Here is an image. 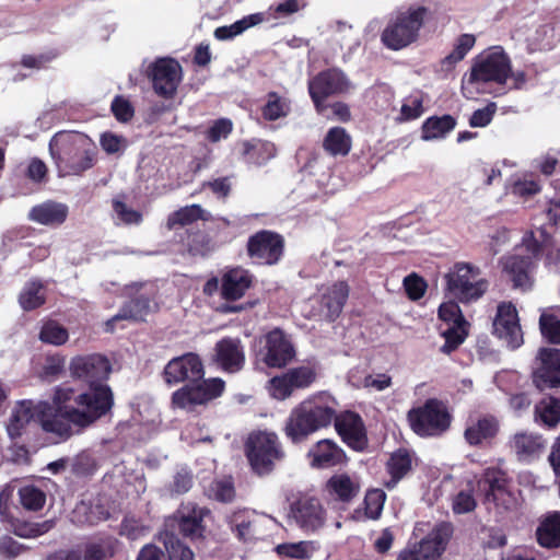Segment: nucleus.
I'll use <instances>...</instances> for the list:
<instances>
[{"instance_id": "nucleus-1", "label": "nucleus", "mask_w": 560, "mask_h": 560, "mask_svg": "<svg viewBox=\"0 0 560 560\" xmlns=\"http://www.w3.org/2000/svg\"><path fill=\"white\" fill-rule=\"evenodd\" d=\"M57 411L78 428L77 432L92 425L113 407L114 397L107 385L94 386L88 392L74 395L70 387H58L54 395Z\"/></svg>"}, {"instance_id": "nucleus-2", "label": "nucleus", "mask_w": 560, "mask_h": 560, "mask_svg": "<svg viewBox=\"0 0 560 560\" xmlns=\"http://www.w3.org/2000/svg\"><path fill=\"white\" fill-rule=\"evenodd\" d=\"M60 176L81 175L94 165L96 155L91 139L80 132H59L49 142Z\"/></svg>"}, {"instance_id": "nucleus-3", "label": "nucleus", "mask_w": 560, "mask_h": 560, "mask_svg": "<svg viewBox=\"0 0 560 560\" xmlns=\"http://www.w3.org/2000/svg\"><path fill=\"white\" fill-rule=\"evenodd\" d=\"M335 418V409L318 400H305L296 406L285 424V433L293 442H300L322 428L328 427Z\"/></svg>"}, {"instance_id": "nucleus-4", "label": "nucleus", "mask_w": 560, "mask_h": 560, "mask_svg": "<svg viewBox=\"0 0 560 560\" xmlns=\"http://www.w3.org/2000/svg\"><path fill=\"white\" fill-rule=\"evenodd\" d=\"M479 275V269L470 264H455L444 276L448 295L463 303L479 299L488 288L486 280L477 279Z\"/></svg>"}, {"instance_id": "nucleus-5", "label": "nucleus", "mask_w": 560, "mask_h": 560, "mask_svg": "<svg viewBox=\"0 0 560 560\" xmlns=\"http://www.w3.org/2000/svg\"><path fill=\"white\" fill-rule=\"evenodd\" d=\"M425 14L427 9L424 7L410 8L400 12L383 31V43L395 50L410 45L417 39Z\"/></svg>"}, {"instance_id": "nucleus-6", "label": "nucleus", "mask_w": 560, "mask_h": 560, "mask_svg": "<svg viewBox=\"0 0 560 560\" xmlns=\"http://www.w3.org/2000/svg\"><path fill=\"white\" fill-rule=\"evenodd\" d=\"M245 451L253 470L259 476L271 472L276 462L283 457L277 435L268 432L249 434Z\"/></svg>"}, {"instance_id": "nucleus-7", "label": "nucleus", "mask_w": 560, "mask_h": 560, "mask_svg": "<svg viewBox=\"0 0 560 560\" xmlns=\"http://www.w3.org/2000/svg\"><path fill=\"white\" fill-rule=\"evenodd\" d=\"M408 421L418 435L434 436L448 429L451 416L442 401L432 398L422 407L409 410Z\"/></svg>"}, {"instance_id": "nucleus-8", "label": "nucleus", "mask_w": 560, "mask_h": 560, "mask_svg": "<svg viewBox=\"0 0 560 560\" xmlns=\"http://www.w3.org/2000/svg\"><path fill=\"white\" fill-rule=\"evenodd\" d=\"M223 388L224 383L220 378L190 383L173 394L172 404L180 409L192 410L196 406L206 405L219 397Z\"/></svg>"}, {"instance_id": "nucleus-9", "label": "nucleus", "mask_w": 560, "mask_h": 560, "mask_svg": "<svg viewBox=\"0 0 560 560\" xmlns=\"http://www.w3.org/2000/svg\"><path fill=\"white\" fill-rule=\"evenodd\" d=\"M350 89V83L345 74L337 69L319 72L308 83L310 95L318 113L324 114L327 106L324 101L335 94L345 93Z\"/></svg>"}, {"instance_id": "nucleus-10", "label": "nucleus", "mask_w": 560, "mask_h": 560, "mask_svg": "<svg viewBox=\"0 0 560 560\" xmlns=\"http://www.w3.org/2000/svg\"><path fill=\"white\" fill-rule=\"evenodd\" d=\"M534 364L533 383L539 390L560 388V349L540 348Z\"/></svg>"}, {"instance_id": "nucleus-11", "label": "nucleus", "mask_w": 560, "mask_h": 560, "mask_svg": "<svg viewBox=\"0 0 560 560\" xmlns=\"http://www.w3.org/2000/svg\"><path fill=\"white\" fill-rule=\"evenodd\" d=\"M148 75L156 94L172 98L182 81V67L172 58H160L150 65Z\"/></svg>"}, {"instance_id": "nucleus-12", "label": "nucleus", "mask_w": 560, "mask_h": 560, "mask_svg": "<svg viewBox=\"0 0 560 560\" xmlns=\"http://www.w3.org/2000/svg\"><path fill=\"white\" fill-rule=\"evenodd\" d=\"M317 373L314 368L302 365L288 370L281 376H275L270 380L269 390L272 397L285 399L295 389L308 387L316 380Z\"/></svg>"}, {"instance_id": "nucleus-13", "label": "nucleus", "mask_w": 560, "mask_h": 560, "mask_svg": "<svg viewBox=\"0 0 560 560\" xmlns=\"http://www.w3.org/2000/svg\"><path fill=\"white\" fill-rule=\"evenodd\" d=\"M511 74V65L504 52H493L477 61L470 71L469 82H495L505 83Z\"/></svg>"}, {"instance_id": "nucleus-14", "label": "nucleus", "mask_w": 560, "mask_h": 560, "mask_svg": "<svg viewBox=\"0 0 560 560\" xmlns=\"http://www.w3.org/2000/svg\"><path fill=\"white\" fill-rule=\"evenodd\" d=\"M110 371L108 359L96 353L75 357L70 363L71 375L90 383V388L101 386L98 382L106 380Z\"/></svg>"}, {"instance_id": "nucleus-15", "label": "nucleus", "mask_w": 560, "mask_h": 560, "mask_svg": "<svg viewBox=\"0 0 560 560\" xmlns=\"http://www.w3.org/2000/svg\"><path fill=\"white\" fill-rule=\"evenodd\" d=\"M494 334L504 340L509 347L515 349L523 343V332L518 323L517 312L511 303L498 305L493 319Z\"/></svg>"}, {"instance_id": "nucleus-16", "label": "nucleus", "mask_w": 560, "mask_h": 560, "mask_svg": "<svg viewBox=\"0 0 560 560\" xmlns=\"http://www.w3.org/2000/svg\"><path fill=\"white\" fill-rule=\"evenodd\" d=\"M164 377L168 384L184 381L190 383L199 382L203 377L202 362L195 353H186L174 358L166 364Z\"/></svg>"}, {"instance_id": "nucleus-17", "label": "nucleus", "mask_w": 560, "mask_h": 560, "mask_svg": "<svg viewBox=\"0 0 560 560\" xmlns=\"http://www.w3.org/2000/svg\"><path fill=\"white\" fill-rule=\"evenodd\" d=\"M264 362L270 368H283L295 357V349L282 329L275 328L265 337Z\"/></svg>"}, {"instance_id": "nucleus-18", "label": "nucleus", "mask_w": 560, "mask_h": 560, "mask_svg": "<svg viewBox=\"0 0 560 560\" xmlns=\"http://www.w3.org/2000/svg\"><path fill=\"white\" fill-rule=\"evenodd\" d=\"M209 514V510L200 508L195 503L182 504L173 517L168 522H176L179 532L191 540L200 539L203 537L205 525L203 518Z\"/></svg>"}, {"instance_id": "nucleus-19", "label": "nucleus", "mask_w": 560, "mask_h": 560, "mask_svg": "<svg viewBox=\"0 0 560 560\" xmlns=\"http://www.w3.org/2000/svg\"><path fill=\"white\" fill-rule=\"evenodd\" d=\"M291 514L300 527L312 532L320 528L326 520L325 509L315 497L298 499L291 504Z\"/></svg>"}, {"instance_id": "nucleus-20", "label": "nucleus", "mask_w": 560, "mask_h": 560, "mask_svg": "<svg viewBox=\"0 0 560 560\" xmlns=\"http://www.w3.org/2000/svg\"><path fill=\"white\" fill-rule=\"evenodd\" d=\"M247 250L250 257L271 265L282 255L283 240L276 233L260 231L249 238Z\"/></svg>"}, {"instance_id": "nucleus-21", "label": "nucleus", "mask_w": 560, "mask_h": 560, "mask_svg": "<svg viewBox=\"0 0 560 560\" xmlns=\"http://www.w3.org/2000/svg\"><path fill=\"white\" fill-rule=\"evenodd\" d=\"M453 525L448 522H441L420 541L417 542L423 560H436L446 550L453 536Z\"/></svg>"}, {"instance_id": "nucleus-22", "label": "nucleus", "mask_w": 560, "mask_h": 560, "mask_svg": "<svg viewBox=\"0 0 560 560\" xmlns=\"http://www.w3.org/2000/svg\"><path fill=\"white\" fill-rule=\"evenodd\" d=\"M335 428L343 441L354 450H363L365 445V434L361 418L353 412H345L336 416L332 420Z\"/></svg>"}, {"instance_id": "nucleus-23", "label": "nucleus", "mask_w": 560, "mask_h": 560, "mask_svg": "<svg viewBox=\"0 0 560 560\" xmlns=\"http://www.w3.org/2000/svg\"><path fill=\"white\" fill-rule=\"evenodd\" d=\"M43 408H49V405L47 402H39L35 406L32 400L19 401L12 411L7 427L9 436L11 439L21 436L25 425L31 421L35 413L40 415V410H43Z\"/></svg>"}, {"instance_id": "nucleus-24", "label": "nucleus", "mask_w": 560, "mask_h": 560, "mask_svg": "<svg viewBox=\"0 0 560 560\" xmlns=\"http://www.w3.org/2000/svg\"><path fill=\"white\" fill-rule=\"evenodd\" d=\"M215 360L228 372H236L244 364V353L240 340L222 339L215 346Z\"/></svg>"}, {"instance_id": "nucleus-25", "label": "nucleus", "mask_w": 560, "mask_h": 560, "mask_svg": "<svg viewBox=\"0 0 560 560\" xmlns=\"http://www.w3.org/2000/svg\"><path fill=\"white\" fill-rule=\"evenodd\" d=\"M312 466L317 468L332 467L341 464L345 453L330 440H322L310 451Z\"/></svg>"}, {"instance_id": "nucleus-26", "label": "nucleus", "mask_w": 560, "mask_h": 560, "mask_svg": "<svg viewBox=\"0 0 560 560\" xmlns=\"http://www.w3.org/2000/svg\"><path fill=\"white\" fill-rule=\"evenodd\" d=\"M326 490L330 497L341 502H350L359 494L360 483L346 474H338L328 479Z\"/></svg>"}, {"instance_id": "nucleus-27", "label": "nucleus", "mask_w": 560, "mask_h": 560, "mask_svg": "<svg viewBox=\"0 0 560 560\" xmlns=\"http://www.w3.org/2000/svg\"><path fill=\"white\" fill-rule=\"evenodd\" d=\"M68 215L66 205L47 201L34 207L30 212V219L43 225H59Z\"/></svg>"}, {"instance_id": "nucleus-28", "label": "nucleus", "mask_w": 560, "mask_h": 560, "mask_svg": "<svg viewBox=\"0 0 560 560\" xmlns=\"http://www.w3.org/2000/svg\"><path fill=\"white\" fill-rule=\"evenodd\" d=\"M249 273L243 269H232L222 279V295L225 300H237L250 287Z\"/></svg>"}, {"instance_id": "nucleus-29", "label": "nucleus", "mask_w": 560, "mask_h": 560, "mask_svg": "<svg viewBox=\"0 0 560 560\" xmlns=\"http://www.w3.org/2000/svg\"><path fill=\"white\" fill-rule=\"evenodd\" d=\"M510 447L520 460H526L541 453L545 441L538 434L516 433L510 442Z\"/></svg>"}, {"instance_id": "nucleus-30", "label": "nucleus", "mask_w": 560, "mask_h": 560, "mask_svg": "<svg viewBox=\"0 0 560 560\" xmlns=\"http://www.w3.org/2000/svg\"><path fill=\"white\" fill-rule=\"evenodd\" d=\"M150 313V301L148 298L140 296L126 304L121 311L106 322L107 331L114 330V324L117 320H144L145 316Z\"/></svg>"}, {"instance_id": "nucleus-31", "label": "nucleus", "mask_w": 560, "mask_h": 560, "mask_svg": "<svg viewBox=\"0 0 560 560\" xmlns=\"http://www.w3.org/2000/svg\"><path fill=\"white\" fill-rule=\"evenodd\" d=\"M411 457L405 450L393 453L387 460L386 467L390 479L384 482L387 489H392L402 479L411 469Z\"/></svg>"}, {"instance_id": "nucleus-32", "label": "nucleus", "mask_w": 560, "mask_h": 560, "mask_svg": "<svg viewBox=\"0 0 560 560\" xmlns=\"http://www.w3.org/2000/svg\"><path fill=\"white\" fill-rule=\"evenodd\" d=\"M349 295V287L346 282L335 283L326 294L323 295V305L327 308V317L334 320L342 311Z\"/></svg>"}, {"instance_id": "nucleus-33", "label": "nucleus", "mask_w": 560, "mask_h": 560, "mask_svg": "<svg viewBox=\"0 0 560 560\" xmlns=\"http://www.w3.org/2000/svg\"><path fill=\"white\" fill-rule=\"evenodd\" d=\"M535 421L548 428H556L560 422V398L548 396L535 406Z\"/></svg>"}, {"instance_id": "nucleus-34", "label": "nucleus", "mask_w": 560, "mask_h": 560, "mask_svg": "<svg viewBox=\"0 0 560 560\" xmlns=\"http://www.w3.org/2000/svg\"><path fill=\"white\" fill-rule=\"evenodd\" d=\"M530 265L529 257L511 256L505 259L504 270L508 272L510 280L515 288L529 287L528 268Z\"/></svg>"}, {"instance_id": "nucleus-35", "label": "nucleus", "mask_w": 560, "mask_h": 560, "mask_svg": "<svg viewBox=\"0 0 560 560\" xmlns=\"http://www.w3.org/2000/svg\"><path fill=\"white\" fill-rule=\"evenodd\" d=\"M538 542L547 548L560 546V513L555 512L546 517L537 528Z\"/></svg>"}, {"instance_id": "nucleus-36", "label": "nucleus", "mask_w": 560, "mask_h": 560, "mask_svg": "<svg viewBox=\"0 0 560 560\" xmlns=\"http://www.w3.org/2000/svg\"><path fill=\"white\" fill-rule=\"evenodd\" d=\"M198 220L208 221L210 220V214L199 205L186 206L167 218L166 226L168 230H172L175 225L185 226Z\"/></svg>"}, {"instance_id": "nucleus-37", "label": "nucleus", "mask_w": 560, "mask_h": 560, "mask_svg": "<svg viewBox=\"0 0 560 560\" xmlns=\"http://www.w3.org/2000/svg\"><path fill=\"white\" fill-rule=\"evenodd\" d=\"M48 408H43L40 410V423L44 431L54 433L61 439H69L73 434L71 421L62 415V412H58L54 416H48L46 410Z\"/></svg>"}, {"instance_id": "nucleus-38", "label": "nucleus", "mask_w": 560, "mask_h": 560, "mask_svg": "<svg viewBox=\"0 0 560 560\" xmlns=\"http://www.w3.org/2000/svg\"><path fill=\"white\" fill-rule=\"evenodd\" d=\"M498 432V421L493 417H483L465 431V438L470 445H477L485 439L493 438Z\"/></svg>"}, {"instance_id": "nucleus-39", "label": "nucleus", "mask_w": 560, "mask_h": 560, "mask_svg": "<svg viewBox=\"0 0 560 560\" xmlns=\"http://www.w3.org/2000/svg\"><path fill=\"white\" fill-rule=\"evenodd\" d=\"M331 155H347L351 149V138L341 127L331 128L323 143Z\"/></svg>"}, {"instance_id": "nucleus-40", "label": "nucleus", "mask_w": 560, "mask_h": 560, "mask_svg": "<svg viewBox=\"0 0 560 560\" xmlns=\"http://www.w3.org/2000/svg\"><path fill=\"white\" fill-rule=\"evenodd\" d=\"M511 485L506 474L497 468H488L485 470L479 486L483 487L486 501L490 502V498L498 491L503 490Z\"/></svg>"}, {"instance_id": "nucleus-41", "label": "nucleus", "mask_w": 560, "mask_h": 560, "mask_svg": "<svg viewBox=\"0 0 560 560\" xmlns=\"http://www.w3.org/2000/svg\"><path fill=\"white\" fill-rule=\"evenodd\" d=\"M170 560H194L192 550L186 546L177 536L167 530L160 534Z\"/></svg>"}, {"instance_id": "nucleus-42", "label": "nucleus", "mask_w": 560, "mask_h": 560, "mask_svg": "<svg viewBox=\"0 0 560 560\" xmlns=\"http://www.w3.org/2000/svg\"><path fill=\"white\" fill-rule=\"evenodd\" d=\"M280 557H287L298 560L310 559L316 550L313 541L283 542L275 548Z\"/></svg>"}, {"instance_id": "nucleus-43", "label": "nucleus", "mask_w": 560, "mask_h": 560, "mask_svg": "<svg viewBox=\"0 0 560 560\" xmlns=\"http://www.w3.org/2000/svg\"><path fill=\"white\" fill-rule=\"evenodd\" d=\"M454 127L455 119L450 115L429 118L422 126V138L424 140H430L443 137Z\"/></svg>"}, {"instance_id": "nucleus-44", "label": "nucleus", "mask_w": 560, "mask_h": 560, "mask_svg": "<svg viewBox=\"0 0 560 560\" xmlns=\"http://www.w3.org/2000/svg\"><path fill=\"white\" fill-rule=\"evenodd\" d=\"M46 301L43 292V284L39 282L30 283L20 294V305L24 311H32L42 306Z\"/></svg>"}, {"instance_id": "nucleus-45", "label": "nucleus", "mask_w": 560, "mask_h": 560, "mask_svg": "<svg viewBox=\"0 0 560 560\" xmlns=\"http://www.w3.org/2000/svg\"><path fill=\"white\" fill-rule=\"evenodd\" d=\"M539 329L542 337L550 343L560 345V317L542 312L539 317Z\"/></svg>"}, {"instance_id": "nucleus-46", "label": "nucleus", "mask_w": 560, "mask_h": 560, "mask_svg": "<svg viewBox=\"0 0 560 560\" xmlns=\"http://www.w3.org/2000/svg\"><path fill=\"white\" fill-rule=\"evenodd\" d=\"M68 330L55 320H49L42 327L39 339L45 343L61 346L68 340Z\"/></svg>"}, {"instance_id": "nucleus-47", "label": "nucleus", "mask_w": 560, "mask_h": 560, "mask_svg": "<svg viewBox=\"0 0 560 560\" xmlns=\"http://www.w3.org/2000/svg\"><path fill=\"white\" fill-rule=\"evenodd\" d=\"M22 506L30 511L40 510L46 501L45 493L34 486H25L19 490Z\"/></svg>"}, {"instance_id": "nucleus-48", "label": "nucleus", "mask_w": 560, "mask_h": 560, "mask_svg": "<svg viewBox=\"0 0 560 560\" xmlns=\"http://www.w3.org/2000/svg\"><path fill=\"white\" fill-rule=\"evenodd\" d=\"M70 467L74 476L88 477L95 472L97 463L90 453L83 451L70 459Z\"/></svg>"}, {"instance_id": "nucleus-49", "label": "nucleus", "mask_w": 560, "mask_h": 560, "mask_svg": "<svg viewBox=\"0 0 560 560\" xmlns=\"http://www.w3.org/2000/svg\"><path fill=\"white\" fill-rule=\"evenodd\" d=\"M289 112V104L282 100L276 92L268 94V101L262 107V116L268 120H276L285 116Z\"/></svg>"}, {"instance_id": "nucleus-50", "label": "nucleus", "mask_w": 560, "mask_h": 560, "mask_svg": "<svg viewBox=\"0 0 560 560\" xmlns=\"http://www.w3.org/2000/svg\"><path fill=\"white\" fill-rule=\"evenodd\" d=\"M115 553L114 540L110 538L91 542L85 548L84 560H106Z\"/></svg>"}, {"instance_id": "nucleus-51", "label": "nucleus", "mask_w": 560, "mask_h": 560, "mask_svg": "<svg viewBox=\"0 0 560 560\" xmlns=\"http://www.w3.org/2000/svg\"><path fill=\"white\" fill-rule=\"evenodd\" d=\"M386 494L382 489H373L368 491L364 503L365 514L372 520H377L381 516Z\"/></svg>"}, {"instance_id": "nucleus-52", "label": "nucleus", "mask_w": 560, "mask_h": 560, "mask_svg": "<svg viewBox=\"0 0 560 560\" xmlns=\"http://www.w3.org/2000/svg\"><path fill=\"white\" fill-rule=\"evenodd\" d=\"M445 339L444 345L441 347V352L450 354L462 345L467 336L465 327L452 326L442 332Z\"/></svg>"}, {"instance_id": "nucleus-53", "label": "nucleus", "mask_w": 560, "mask_h": 560, "mask_svg": "<svg viewBox=\"0 0 560 560\" xmlns=\"http://www.w3.org/2000/svg\"><path fill=\"white\" fill-rule=\"evenodd\" d=\"M474 44H475L474 35H470V34L462 35L458 38L454 50L444 58L443 63L447 65V66H453L454 63L458 62L459 60H462L465 57V55L474 46Z\"/></svg>"}, {"instance_id": "nucleus-54", "label": "nucleus", "mask_w": 560, "mask_h": 560, "mask_svg": "<svg viewBox=\"0 0 560 560\" xmlns=\"http://www.w3.org/2000/svg\"><path fill=\"white\" fill-rule=\"evenodd\" d=\"M439 316L444 322H452L453 326L465 327L467 325L459 306L453 301L440 305Z\"/></svg>"}, {"instance_id": "nucleus-55", "label": "nucleus", "mask_w": 560, "mask_h": 560, "mask_svg": "<svg viewBox=\"0 0 560 560\" xmlns=\"http://www.w3.org/2000/svg\"><path fill=\"white\" fill-rule=\"evenodd\" d=\"M490 502H493L497 508L504 511H513L518 506V498L512 490L511 485L501 491H498L490 498Z\"/></svg>"}, {"instance_id": "nucleus-56", "label": "nucleus", "mask_w": 560, "mask_h": 560, "mask_svg": "<svg viewBox=\"0 0 560 560\" xmlns=\"http://www.w3.org/2000/svg\"><path fill=\"white\" fill-rule=\"evenodd\" d=\"M254 18L255 16L253 15L248 19L240 20L233 23L232 25L218 27L214 32V36L221 40L230 39L243 33L249 26L254 25L256 23L255 21H253Z\"/></svg>"}, {"instance_id": "nucleus-57", "label": "nucleus", "mask_w": 560, "mask_h": 560, "mask_svg": "<svg viewBox=\"0 0 560 560\" xmlns=\"http://www.w3.org/2000/svg\"><path fill=\"white\" fill-rule=\"evenodd\" d=\"M210 495L221 502H230L235 495L233 482L230 479L215 480L210 487Z\"/></svg>"}, {"instance_id": "nucleus-58", "label": "nucleus", "mask_w": 560, "mask_h": 560, "mask_svg": "<svg viewBox=\"0 0 560 560\" xmlns=\"http://www.w3.org/2000/svg\"><path fill=\"white\" fill-rule=\"evenodd\" d=\"M148 527L133 516H126L120 525L119 534L136 540L144 535Z\"/></svg>"}, {"instance_id": "nucleus-59", "label": "nucleus", "mask_w": 560, "mask_h": 560, "mask_svg": "<svg viewBox=\"0 0 560 560\" xmlns=\"http://www.w3.org/2000/svg\"><path fill=\"white\" fill-rule=\"evenodd\" d=\"M404 287L410 300L421 299L427 290L425 281L416 273H411L404 280Z\"/></svg>"}, {"instance_id": "nucleus-60", "label": "nucleus", "mask_w": 560, "mask_h": 560, "mask_svg": "<svg viewBox=\"0 0 560 560\" xmlns=\"http://www.w3.org/2000/svg\"><path fill=\"white\" fill-rule=\"evenodd\" d=\"M52 527L51 521L42 523H23L15 527V534L20 537H36L47 533Z\"/></svg>"}, {"instance_id": "nucleus-61", "label": "nucleus", "mask_w": 560, "mask_h": 560, "mask_svg": "<svg viewBox=\"0 0 560 560\" xmlns=\"http://www.w3.org/2000/svg\"><path fill=\"white\" fill-rule=\"evenodd\" d=\"M113 207L119 220L126 224H138L142 220V214L139 211L129 208L120 200H114Z\"/></svg>"}, {"instance_id": "nucleus-62", "label": "nucleus", "mask_w": 560, "mask_h": 560, "mask_svg": "<svg viewBox=\"0 0 560 560\" xmlns=\"http://www.w3.org/2000/svg\"><path fill=\"white\" fill-rule=\"evenodd\" d=\"M495 110H497V105L493 102L489 103L483 108L475 110L469 119V125L471 127L487 126L492 120V117L495 114Z\"/></svg>"}, {"instance_id": "nucleus-63", "label": "nucleus", "mask_w": 560, "mask_h": 560, "mask_svg": "<svg viewBox=\"0 0 560 560\" xmlns=\"http://www.w3.org/2000/svg\"><path fill=\"white\" fill-rule=\"evenodd\" d=\"M112 110L115 117L122 122L129 121L133 117V108L129 101L117 96L112 103Z\"/></svg>"}, {"instance_id": "nucleus-64", "label": "nucleus", "mask_w": 560, "mask_h": 560, "mask_svg": "<svg viewBox=\"0 0 560 560\" xmlns=\"http://www.w3.org/2000/svg\"><path fill=\"white\" fill-rule=\"evenodd\" d=\"M476 508V500L468 491H460L453 500V510L457 514L468 513Z\"/></svg>"}]
</instances>
